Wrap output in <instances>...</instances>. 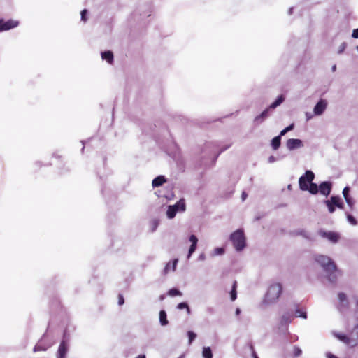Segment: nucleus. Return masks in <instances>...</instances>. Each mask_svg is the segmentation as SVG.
<instances>
[{"instance_id": "obj_58", "label": "nucleus", "mask_w": 358, "mask_h": 358, "mask_svg": "<svg viewBox=\"0 0 358 358\" xmlns=\"http://www.w3.org/2000/svg\"><path fill=\"white\" fill-rule=\"evenodd\" d=\"M356 311L358 312V299H356Z\"/></svg>"}, {"instance_id": "obj_2", "label": "nucleus", "mask_w": 358, "mask_h": 358, "mask_svg": "<svg viewBox=\"0 0 358 358\" xmlns=\"http://www.w3.org/2000/svg\"><path fill=\"white\" fill-rule=\"evenodd\" d=\"M333 335L347 346L356 347L358 345V322L348 335L337 332H333Z\"/></svg>"}, {"instance_id": "obj_60", "label": "nucleus", "mask_w": 358, "mask_h": 358, "mask_svg": "<svg viewBox=\"0 0 358 358\" xmlns=\"http://www.w3.org/2000/svg\"><path fill=\"white\" fill-rule=\"evenodd\" d=\"M185 355H180L178 358H184Z\"/></svg>"}, {"instance_id": "obj_48", "label": "nucleus", "mask_w": 358, "mask_h": 358, "mask_svg": "<svg viewBox=\"0 0 358 358\" xmlns=\"http://www.w3.org/2000/svg\"><path fill=\"white\" fill-rule=\"evenodd\" d=\"M352 37L354 38H358V28L353 30Z\"/></svg>"}, {"instance_id": "obj_53", "label": "nucleus", "mask_w": 358, "mask_h": 358, "mask_svg": "<svg viewBox=\"0 0 358 358\" xmlns=\"http://www.w3.org/2000/svg\"><path fill=\"white\" fill-rule=\"evenodd\" d=\"M241 197H242V200L244 201L247 197V194L245 192H243L242 193Z\"/></svg>"}, {"instance_id": "obj_19", "label": "nucleus", "mask_w": 358, "mask_h": 358, "mask_svg": "<svg viewBox=\"0 0 358 358\" xmlns=\"http://www.w3.org/2000/svg\"><path fill=\"white\" fill-rule=\"evenodd\" d=\"M172 206H175V209L177 212H184L186 209V205L184 199H180L176 203L172 205Z\"/></svg>"}, {"instance_id": "obj_54", "label": "nucleus", "mask_w": 358, "mask_h": 358, "mask_svg": "<svg viewBox=\"0 0 358 358\" xmlns=\"http://www.w3.org/2000/svg\"><path fill=\"white\" fill-rule=\"evenodd\" d=\"M240 313H241V309L237 308L236 310V315H240Z\"/></svg>"}, {"instance_id": "obj_8", "label": "nucleus", "mask_w": 358, "mask_h": 358, "mask_svg": "<svg viewBox=\"0 0 358 358\" xmlns=\"http://www.w3.org/2000/svg\"><path fill=\"white\" fill-rule=\"evenodd\" d=\"M286 146L290 151L301 148L303 146V141L298 138H289L287 141Z\"/></svg>"}, {"instance_id": "obj_55", "label": "nucleus", "mask_w": 358, "mask_h": 358, "mask_svg": "<svg viewBox=\"0 0 358 358\" xmlns=\"http://www.w3.org/2000/svg\"><path fill=\"white\" fill-rule=\"evenodd\" d=\"M293 9H294V8H292H292H290L289 9V10H288V14H289V15L292 14V13H293Z\"/></svg>"}, {"instance_id": "obj_17", "label": "nucleus", "mask_w": 358, "mask_h": 358, "mask_svg": "<svg viewBox=\"0 0 358 358\" xmlns=\"http://www.w3.org/2000/svg\"><path fill=\"white\" fill-rule=\"evenodd\" d=\"M178 259H175L173 260L172 262H169L166 264L164 269V273L166 274L170 270L172 271H174L176 268V265L178 264Z\"/></svg>"}, {"instance_id": "obj_33", "label": "nucleus", "mask_w": 358, "mask_h": 358, "mask_svg": "<svg viewBox=\"0 0 358 358\" xmlns=\"http://www.w3.org/2000/svg\"><path fill=\"white\" fill-rule=\"evenodd\" d=\"M346 217L348 221L352 224V225H356L357 224V222L356 219L350 214L346 213Z\"/></svg>"}, {"instance_id": "obj_27", "label": "nucleus", "mask_w": 358, "mask_h": 358, "mask_svg": "<svg viewBox=\"0 0 358 358\" xmlns=\"http://www.w3.org/2000/svg\"><path fill=\"white\" fill-rule=\"evenodd\" d=\"M224 253V249L223 248H215L211 252V257L222 255Z\"/></svg>"}, {"instance_id": "obj_30", "label": "nucleus", "mask_w": 358, "mask_h": 358, "mask_svg": "<svg viewBox=\"0 0 358 358\" xmlns=\"http://www.w3.org/2000/svg\"><path fill=\"white\" fill-rule=\"evenodd\" d=\"M177 308L180 309V310L186 309L187 311V313L188 314L190 313V308H189L188 304L185 302H182V303H178L177 306Z\"/></svg>"}, {"instance_id": "obj_28", "label": "nucleus", "mask_w": 358, "mask_h": 358, "mask_svg": "<svg viewBox=\"0 0 358 358\" xmlns=\"http://www.w3.org/2000/svg\"><path fill=\"white\" fill-rule=\"evenodd\" d=\"M295 234L296 235L302 236H303L304 238H306L307 239H310V234L308 231H306V230H304V229L296 230L295 231Z\"/></svg>"}, {"instance_id": "obj_45", "label": "nucleus", "mask_w": 358, "mask_h": 358, "mask_svg": "<svg viewBox=\"0 0 358 358\" xmlns=\"http://www.w3.org/2000/svg\"><path fill=\"white\" fill-rule=\"evenodd\" d=\"M206 259V255L204 252H202L201 253L199 257H198V260L199 261H201V262H203V261H205Z\"/></svg>"}, {"instance_id": "obj_12", "label": "nucleus", "mask_w": 358, "mask_h": 358, "mask_svg": "<svg viewBox=\"0 0 358 358\" xmlns=\"http://www.w3.org/2000/svg\"><path fill=\"white\" fill-rule=\"evenodd\" d=\"M337 200H338V199H337L336 196H332L330 198V199L324 201V203L327 206V207L328 208V211L330 213H333L335 212L336 207V205L337 204L336 203Z\"/></svg>"}, {"instance_id": "obj_31", "label": "nucleus", "mask_w": 358, "mask_h": 358, "mask_svg": "<svg viewBox=\"0 0 358 358\" xmlns=\"http://www.w3.org/2000/svg\"><path fill=\"white\" fill-rule=\"evenodd\" d=\"M294 127V124H291L290 125H289L288 127H285L284 129H282L280 133V136L282 137V136H285L288 131H292Z\"/></svg>"}, {"instance_id": "obj_61", "label": "nucleus", "mask_w": 358, "mask_h": 358, "mask_svg": "<svg viewBox=\"0 0 358 358\" xmlns=\"http://www.w3.org/2000/svg\"><path fill=\"white\" fill-rule=\"evenodd\" d=\"M160 299H161V300L164 299V296H163V295H162V296H160Z\"/></svg>"}, {"instance_id": "obj_14", "label": "nucleus", "mask_w": 358, "mask_h": 358, "mask_svg": "<svg viewBox=\"0 0 358 358\" xmlns=\"http://www.w3.org/2000/svg\"><path fill=\"white\" fill-rule=\"evenodd\" d=\"M270 110H271L267 108L260 115H257L254 120L255 124L258 125L263 122L269 116Z\"/></svg>"}, {"instance_id": "obj_25", "label": "nucleus", "mask_w": 358, "mask_h": 358, "mask_svg": "<svg viewBox=\"0 0 358 358\" xmlns=\"http://www.w3.org/2000/svg\"><path fill=\"white\" fill-rule=\"evenodd\" d=\"M174 207L175 206H168V209L166 211V215H167V217L169 219H173L176 216V213H178Z\"/></svg>"}, {"instance_id": "obj_15", "label": "nucleus", "mask_w": 358, "mask_h": 358, "mask_svg": "<svg viewBox=\"0 0 358 358\" xmlns=\"http://www.w3.org/2000/svg\"><path fill=\"white\" fill-rule=\"evenodd\" d=\"M292 318H293L292 313L286 312V313H283V315L281 317L280 324L282 325H286L292 322Z\"/></svg>"}, {"instance_id": "obj_47", "label": "nucleus", "mask_w": 358, "mask_h": 358, "mask_svg": "<svg viewBox=\"0 0 358 358\" xmlns=\"http://www.w3.org/2000/svg\"><path fill=\"white\" fill-rule=\"evenodd\" d=\"M124 303V297L121 294H120L118 296V304L120 306H121V305H123Z\"/></svg>"}, {"instance_id": "obj_34", "label": "nucleus", "mask_w": 358, "mask_h": 358, "mask_svg": "<svg viewBox=\"0 0 358 358\" xmlns=\"http://www.w3.org/2000/svg\"><path fill=\"white\" fill-rule=\"evenodd\" d=\"M187 336L189 338V345H191L193 341L196 338V334L192 331H189L187 332Z\"/></svg>"}, {"instance_id": "obj_6", "label": "nucleus", "mask_w": 358, "mask_h": 358, "mask_svg": "<svg viewBox=\"0 0 358 358\" xmlns=\"http://www.w3.org/2000/svg\"><path fill=\"white\" fill-rule=\"evenodd\" d=\"M318 234L333 243H337L340 238V234L335 231H326L323 229H320L318 231Z\"/></svg>"}, {"instance_id": "obj_38", "label": "nucleus", "mask_w": 358, "mask_h": 358, "mask_svg": "<svg viewBox=\"0 0 358 358\" xmlns=\"http://www.w3.org/2000/svg\"><path fill=\"white\" fill-rule=\"evenodd\" d=\"M189 241L192 243V244L197 245L198 238L195 235H194V234L191 235L189 236Z\"/></svg>"}, {"instance_id": "obj_9", "label": "nucleus", "mask_w": 358, "mask_h": 358, "mask_svg": "<svg viewBox=\"0 0 358 358\" xmlns=\"http://www.w3.org/2000/svg\"><path fill=\"white\" fill-rule=\"evenodd\" d=\"M338 308L341 312H342L344 310L348 308V304H349L348 300L346 294L343 292L338 293Z\"/></svg>"}, {"instance_id": "obj_35", "label": "nucleus", "mask_w": 358, "mask_h": 358, "mask_svg": "<svg viewBox=\"0 0 358 358\" xmlns=\"http://www.w3.org/2000/svg\"><path fill=\"white\" fill-rule=\"evenodd\" d=\"M196 247L197 245L191 244L188 251L187 259H189L192 255L195 252Z\"/></svg>"}, {"instance_id": "obj_37", "label": "nucleus", "mask_w": 358, "mask_h": 358, "mask_svg": "<svg viewBox=\"0 0 358 358\" xmlns=\"http://www.w3.org/2000/svg\"><path fill=\"white\" fill-rule=\"evenodd\" d=\"M337 196L338 200L336 201L337 204L336 205V206L337 208H340V209H343L344 204H343V202L341 200V198L340 196Z\"/></svg>"}, {"instance_id": "obj_56", "label": "nucleus", "mask_w": 358, "mask_h": 358, "mask_svg": "<svg viewBox=\"0 0 358 358\" xmlns=\"http://www.w3.org/2000/svg\"><path fill=\"white\" fill-rule=\"evenodd\" d=\"M331 71H332L333 72H335V71H336V64H334V65H333V66H332V67H331Z\"/></svg>"}, {"instance_id": "obj_1", "label": "nucleus", "mask_w": 358, "mask_h": 358, "mask_svg": "<svg viewBox=\"0 0 358 358\" xmlns=\"http://www.w3.org/2000/svg\"><path fill=\"white\" fill-rule=\"evenodd\" d=\"M314 259L322 268L329 282L332 284L336 283L342 273L341 271L337 268L334 261L329 257L323 255H315Z\"/></svg>"}, {"instance_id": "obj_3", "label": "nucleus", "mask_w": 358, "mask_h": 358, "mask_svg": "<svg viewBox=\"0 0 358 358\" xmlns=\"http://www.w3.org/2000/svg\"><path fill=\"white\" fill-rule=\"evenodd\" d=\"M282 285L278 282L271 284L265 295L264 303L271 304L275 303L282 293Z\"/></svg>"}, {"instance_id": "obj_41", "label": "nucleus", "mask_w": 358, "mask_h": 358, "mask_svg": "<svg viewBox=\"0 0 358 358\" xmlns=\"http://www.w3.org/2000/svg\"><path fill=\"white\" fill-rule=\"evenodd\" d=\"M80 14H81V20L83 22H86L87 21L86 15L87 14V10L86 9H84L81 11Z\"/></svg>"}, {"instance_id": "obj_42", "label": "nucleus", "mask_w": 358, "mask_h": 358, "mask_svg": "<svg viewBox=\"0 0 358 358\" xmlns=\"http://www.w3.org/2000/svg\"><path fill=\"white\" fill-rule=\"evenodd\" d=\"M350 189L349 187H344L343 190V195L344 196V199L345 198V196H350Z\"/></svg>"}, {"instance_id": "obj_52", "label": "nucleus", "mask_w": 358, "mask_h": 358, "mask_svg": "<svg viewBox=\"0 0 358 358\" xmlns=\"http://www.w3.org/2000/svg\"><path fill=\"white\" fill-rule=\"evenodd\" d=\"M306 116L307 120H309L310 119H311L313 117V115L310 114L309 113H306Z\"/></svg>"}, {"instance_id": "obj_44", "label": "nucleus", "mask_w": 358, "mask_h": 358, "mask_svg": "<svg viewBox=\"0 0 358 358\" xmlns=\"http://www.w3.org/2000/svg\"><path fill=\"white\" fill-rule=\"evenodd\" d=\"M231 144L230 143V144H228V145H224V146L222 147V148H220V150L219 153L217 154V156H218L221 152H222L225 151L226 150H227L228 148H229L231 147Z\"/></svg>"}, {"instance_id": "obj_23", "label": "nucleus", "mask_w": 358, "mask_h": 358, "mask_svg": "<svg viewBox=\"0 0 358 358\" xmlns=\"http://www.w3.org/2000/svg\"><path fill=\"white\" fill-rule=\"evenodd\" d=\"M159 322L162 326H166L169 323L168 320L166 318V313L164 310H162L159 312Z\"/></svg>"}, {"instance_id": "obj_10", "label": "nucleus", "mask_w": 358, "mask_h": 358, "mask_svg": "<svg viewBox=\"0 0 358 358\" xmlns=\"http://www.w3.org/2000/svg\"><path fill=\"white\" fill-rule=\"evenodd\" d=\"M18 25V22L15 20H8L4 22L3 20H0V31L9 30Z\"/></svg>"}, {"instance_id": "obj_51", "label": "nucleus", "mask_w": 358, "mask_h": 358, "mask_svg": "<svg viewBox=\"0 0 358 358\" xmlns=\"http://www.w3.org/2000/svg\"><path fill=\"white\" fill-rule=\"evenodd\" d=\"M327 358H338L336 356H335L334 355L330 353V352H328L327 353Z\"/></svg>"}, {"instance_id": "obj_16", "label": "nucleus", "mask_w": 358, "mask_h": 358, "mask_svg": "<svg viewBox=\"0 0 358 358\" xmlns=\"http://www.w3.org/2000/svg\"><path fill=\"white\" fill-rule=\"evenodd\" d=\"M303 178V182H307V184H308L313 182V180L315 178V174L313 173V171L308 170L306 171L305 174L301 176L299 178Z\"/></svg>"}, {"instance_id": "obj_36", "label": "nucleus", "mask_w": 358, "mask_h": 358, "mask_svg": "<svg viewBox=\"0 0 358 358\" xmlns=\"http://www.w3.org/2000/svg\"><path fill=\"white\" fill-rule=\"evenodd\" d=\"M302 354V350L301 349L296 346V345H294V350H293V355L294 357H299Z\"/></svg>"}, {"instance_id": "obj_24", "label": "nucleus", "mask_w": 358, "mask_h": 358, "mask_svg": "<svg viewBox=\"0 0 358 358\" xmlns=\"http://www.w3.org/2000/svg\"><path fill=\"white\" fill-rule=\"evenodd\" d=\"M202 357L203 358H213V352L210 347H203L202 350Z\"/></svg>"}, {"instance_id": "obj_20", "label": "nucleus", "mask_w": 358, "mask_h": 358, "mask_svg": "<svg viewBox=\"0 0 358 358\" xmlns=\"http://www.w3.org/2000/svg\"><path fill=\"white\" fill-rule=\"evenodd\" d=\"M101 58L107 61L109 64H111L113 61V54L110 50L102 52Z\"/></svg>"}, {"instance_id": "obj_7", "label": "nucleus", "mask_w": 358, "mask_h": 358, "mask_svg": "<svg viewBox=\"0 0 358 358\" xmlns=\"http://www.w3.org/2000/svg\"><path fill=\"white\" fill-rule=\"evenodd\" d=\"M327 107V101L323 99H320L313 108L314 115L317 116L322 115Z\"/></svg>"}, {"instance_id": "obj_50", "label": "nucleus", "mask_w": 358, "mask_h": 358, "mask_svg": "<svg viewBox=\"0 0 358 358\" xmlns=\"http://www.w3.org/2000/svg\"><path fill=\"white\" fill-rule=\"evenodd\" d=\"M297 340H298V336H296V335L292 336L290 337V341L291 342H294V341H296Z\"/></svg>"}, {"instance_id": "obj_26", "label": "nucleus", "mask_w": 358, "mask_h": 358, "mask_svg": "<svg viewBox=\"0 0 358 358\" xmlns=\"http://www.w3.org/2000/svg\"><path fill=\"white\" fill-rule=\"evenodd\" d=\"M236 281L234 282L231 291L230 292V296L231 301H235L237 298V293H236Z\"/></svg>"}, {"instance_id": "obj_43", "label": "nucleus", "mask_w": 358, "mask_h": 358, "mask_svg": "<svg viewBox=\"0 0 358 358\" xmlns=\"http://www.w3.org/2000/svg\"><path fill=\"white\" fill-rule=\"evenodd\" d=\"M346 44L345 43H343L338 48V53L341 54L345 49Z\"/></svg>"}, {"instance_id": "obj_5", "label": "nucleus", "mask_w": 358, "mask_h": 358, "mask_svg": "<svg viewBox=\"0 0 358 358\" xmlns=\"http://www.w3.org/2000/svg\"><path fill=\"white\" fill-rule=\"evenodd\" d=\"M302 178H299V187L303 191H308L312 194H316L319 192V186L316 183L310 182L307 184V182H303Z\"/></svg>"}, {"instance_id": "obj_21", "label": "nucleus", "mask_w": 358, "mask_h": 358, "mask_svg": "<svg viewBox=\"0 0 358 358\" xmlns=\"http://www.w3.org/2000/svg\"><path fill=\"white\" fill-rule=\"evenodd\" d=\"M284 101H285L284 96L283 95H280L268 108L270 110H273L275 108H277L278 106H279Z\"/></svg>"}, {"instance_id": "obj_49", "label": "nucleus", "mask_w": 358, "mask_h": 358, "mask_svg": "<svg viewBox=\"0 0 358 358\" xmlns=\"http://www.w3.org/2000/svg\"><path fill=\"white\" fill-rule=\"evenodd\" d=\"M269 163H273L276 161V158L274 156H270L268 159Z\"/></svg>"}, {"instance_id": "obj_46", "label": "nucleus", "mask_w": 358, "mask_h": 358, "mask_svg": "<svg viewBox=\"0 0 358 358\" xmlns=\"http://www.w3.org/2000/svg\"><path fill=\"white\" fill-rule=\"evenodd\" d=\"M250 350H251V352H252V356L253 358H259L256 352L255 351V349H254V347L251 345H250Z\"/></svg>"}, {"instance_id": "obj_59", "label": "nucleus", "mask_w": 358, "mask_h": 358, "mask_svg": "<svg viewBox=\"0 0 358 358\" xmlns=\"http://www.w3.org/2000/svg\"><path fill=\"white\" fill-rule=\"evenodd\" d=\"M287 188H288V189H292V185H289L287 186Z\"/></svg>"}, {"instance_id": "obj_32", "label": "nucleus", "mask_w": 358, "mask_h": 358, "mask_svg": "<svg viewBox=\"0 0 358 358\" xmlns=\"http://www.w3.org/2000/svg\"><path fill=\"white\" fill-rule=\"evenodd\" d=\"M345 200L347 204L348 205V206L350 208V209H352L354 204H355L354 199L350 196H345Z\"/></svg>"}, {"instance_id": "obj_22", "label": "nucleus", "mask_w": 358, "mask_h": 358, "mask_svg": "<svg viewBox=\"0 0 358 358\" xmlns=\"http://www.w3.org/2000/svg\"><path fill=\"white\" fill-rule=\"evenodd\" d=\"M280 144H281V136L280 135L274 137L272 140H271V147L274 150H278L280 146Z\"/></svg>"}, {"instance_id": "obj_4", "label": "nucleus", "mask_w": 358, "mask_h": 358, "mask_svg": "<svg viewBox=\"0 0 358 358\" xmlns=\"http://www.w3.org/2000/svg\"><path fill=\"white\" fill-rule=\"evenodd\" d=\"M230 240L231 241L234 247L238 252L242 251L245 244V237L244 232L242 229H237L236 231L230 235Z\"/></svg>"}, {"instance_id": "obj_39", "label": "nucleus", "mask_w": 358, "mask_h": 358, "mask_svg": "<svg viewBox=\"0 0 358 358\" xmlns=\"http://www.w3.org/2000/svg\"><path fill=\"white\" fill-rule=\"evenodd\" d=\"M296 317H302V318H307V314L306 312H303V313H301V311L299 310H296Z\"/></svg>"}, {"instance_id": "obj_29", "label": "nucleus", "mask_w": 358, "mask_h": 358, "mask_svg": "<svg viewBox=\"0 0 358 358\" xmlns=\"http://www.w3.org/2000/svg\"><path fill=\"white\" fill-rule=\"evenodd\" d=\"M168 294L171 296H176L182 295V292L176 288H172V289H169Z\"/></svg>"}, {"instance_id": "obj_11", "label": "nucleus", "mask_w": 358, "mask_h": 358, "mask_svg": "<svg viewBox=\"0 0 358 358\" xmlns=\"http://www.w3.org/2000/svg\"><path fill=\"white\" fill-rule=\"evenodd\" d=\"M331 183L329 181H324L319 185V192L324 196H329L331 191Z\"/></svg>"}, {"instance_id": "obj_18", "label": "nucleus", "mask_w": 358, "mask_h": 358, "mask_svg": "<svg viewBox=\"0 0 358 358\" xmlns=\"http://www.w3.org/2000/svg\"><path fill=\"white\" fill-rule=\"evenodd\" d=\"M166 181V180L164 176H159L153 179L152 185L153 187H158L162 186Z\"/></svg>"}, {"instance_id": "obj_40", "label": "nucleus", "mask_w": 358, "mask_h": 358, "mask_svg": "<svg viewBox=\"0 0 358 358\" xmlns=\"http://www.w3.org/2000/svg\"><path fill=\"white\" fill-rule=\"evenodd\" d=\"M47 348L43 347L41 345H36L34 348V352H38L41 350H46Z\"/></svg>"}, {"instance_id": "obj_57", "label": "nucleus", "mask_w": 358, "mask_h": 358, "mask_svg": "<svg viewBox=\"0 0 358 358\" xmlns=\"http://www.w3.org/2000/svg\"><path fill=\"white\" fill-rule=\"evenodd\" d=\"M136 358H145V355L142 354V355H139Z\"/></svg>"}, {"instance_id": "obj_62", "label": "nucleus", "mask_w": 358, "mask_h": 358, "mask_svg": "<svg viewBox=\"0 0 358 358\" xmlns=\"http://www.w3.org/2000/svg\"><path fill=\"white\" fill-rule=\"evenodd\" d=\"M357 51H358V45L357 46Z\"/></svg>"}, {"instance_id": "obj_13", "label": "nucleus", "mask_w": 358, "mask_h": 358, "mask_svg": "<svg viewBox=\"0 0 358 358\" xmlns=\"http://www.w3.org/2000/svg\"><path fill=\"white\" fill-rule=\"evenodd\" d=\"M68 352V345L64 341L60 343L57 350L58 358H66V353Z\"/></svg>"}]
</instances>
